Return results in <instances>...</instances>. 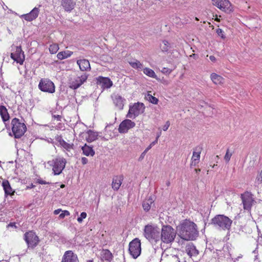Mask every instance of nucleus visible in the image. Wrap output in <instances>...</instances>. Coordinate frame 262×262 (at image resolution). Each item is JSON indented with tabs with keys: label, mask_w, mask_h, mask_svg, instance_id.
I'll list each match as a JSON object with an SVG mask.
<instances>
[{
	"label": "nucleus",
	"mask_w": 262,
	"mask_h": 262,
	"mask_svg": "<svg viewBox=\"0 0 262 262\" xmlns=\"http://www.w3.org/2000/svg\"><path fill=\"white\" fill-rule=\"evenodd\" d=\"M181 237L186 241H192L199 234L196 225L189 220H184L178 226Z\"/></svg>",
	"instance_id": "obj_1"
},
{
	"label": "nucleus",
	"mask_w": 262,
	"mask_h": 262,
	"mask_svg": "<svg viewBox=\"0 0 262 262\" xmlns=\"http://www.w3.org/2000/svg\"><path fill=\"white\" fill-rule=\"evenodd\" d=\"M232 220L224 214H217L211 220V224L216 229L223 231H229Z\"/></svg>",
	"instance_id": "obj_2"
},
{
	"label": "nucleus",
	"mask_w": 262,
	"mask_h": 262,
	"mask_svg": "<svg viewBox=\"0 0 262 262\" xmlns=\"http://www.w3.org/2000/svg\"><path fill=\"white\" fill-rule=\"evenodd\" d=\"M143 235L150 242L157 243L160 239V229L156 225L148 224L144 227Z\"/></svg>",
	"instance_id": "obj_3"
},
{
	"label": "nucleus",
	"mask_w": 262,
	"mask_h": 262,
	"mask_svg": "<svg viewBox=\"0 0 262 262\" xmlns=\"http://www.w3.org/2000/svg\"><path fill=\"white\" fill-rule=\"evenodd\" d=\"M176 236L174 229L169 225L162 227L160 230V239L164 243H170L173 241Z\"/></svg>",
	"instance_id": "obj_4"
},
{
	"label": "nucleus",
	"mask_w": 262,
	"mask_h": 262,
	"mask_svg": "<svg viewBox=\"0 0 262 262\" xmlns=\"http://www.w3.org/2000/svg\"><path fill=\"white\" fill-rule=\"evenodd\" d=\"M129 252L134 258H137L140 255L141 252L140 239L135 238L129 243Z\"/></svg>",
	"instance_id": "obj_5"
},
{
	"label": "nucleus",
	"mask_w": 262,
	"mask_h": 262,
	"mask_svg": "<svg viewBox=\"0 0 262 262\" xmlns=\"http://www.w3.org/2000/svg\"><path fill=\"white\" fill-rule=\"evenodd\" d=\"M24 239L29 247L34 248L38 244L40 240L36 233L33 231H29L24 234Z\"/></svg>",
	"instance_id": "obj_6"
},
{
	"label": "nucleus",
	"mask_w": 262,
	"mask_h": 262,
	"mask_svg": "<svg viewBox=\"0 0 262 262\" xmlns=\"http://www.w3.org/2000/svg\"><path fill=\"white\" fill-rule=\"evenodd\" d=\"M213 4L226 13H230L234 11V7L229 0H215Z\"/></svg>",
	"instance_id": "obj_7"
},
{
	"label": "nucleus",
	"mask_w": 262,
	"mask_h": 262,
	"mask_svg": "<svg viewBox=\"0 0 262 262\" xmlns=\"http://www.w3.org/2000/svg\"><path fill=\"white\" fill-rule=\"evenodd\" d=\"M144 104L142 103H135L133 106H130L128 112L126 115L127 118H135L144 111Z\"/></svg>",
	"instance_id": "obj_8"
},
{
	"label": "nucleus",
	"mask_w": 262,
	"mask_h": 262,
	"mask_svg": "<svg viewBox=\"0 0 262 262\" xmlns=\"http://www.w3.org/2000/svg\"><path fill=\"white\" fill-rule=\"evenodd\" d=\"M38 88L40 91L49 93H53L55 91L54 83L47 78H42L40 79Z\"/></svg>",
	"instance_id": "obj_9"
},
{
	"label": "nucleus",
	"mask_w": 262,
	"mask_h": 262,
	"mask_svg": "<svg viewBox=\"0 0 262 262\" xmlns=\"http://www.w3.org/2000/svg\"><path fill=\"white\" fill-rule=\"evenodd\" d=\"M67 161L63 158H56L54 160L52 170L54 175L60 174L65 167Z\"/></svg>",
	"instance_id": "obj_10"
},
{
	"label": "nucleus",
	"mask_w": 262,
	"mask_h": 262,
	"mask_svg": "<svg viewBox=\"0 0 262 262\" xmlns=\"http://www.w3.org/2000/svg\"><path fill=\"white\" fill-rule=\"evenodd\" d=\"M87 79L88 75L86 74L72 79L70 82V88L73 90H76L83 84L84 82L86 81Z\"/></svg>",
	"instance_id": "obj_11"
},
{
	"label": "nucleus",
	"mask_w": 262,
	"mask_h": 262,
	"mask_svg": "<svg viewBox=\"0 0 262 262\" xmlns=\"http://www.w3.org/2000/svg\"><path fill=\"white\" fill-rule=\"evenodd\" d=\"M136 123L129 119H125L119 125L118 132L121 134L126 133L128 130L134 128Z\"/></svg>",
	"instance_id": "obj_12"
},
{
	"label": "nucleus",
	"mask_w": 262,
	"mask_h": 262,
	"mask_svg": "<svg viewBox=\"0 0 262 262\" xmlns=\"http://www.w3.org/2000/svg\"><path fill=\"white\" fill-rule=\"evenodd\" d=\"M61 262H79L77 254L72 250H68L64 252Z\"/></svg>",
	"instance_id": "obj_13"
},
{
	"label": "nucleus",
	"mask_w": 262,
	"mask_h": 262,
	"mask_svg": "<svg viewBox=\"0 0 262 262\" xmlns=\"http://www.w3.org/2000/svg\"><path fill=\"white\" fill-rule=\"evenodd\" d=\"M96 83L103 89L110 88L113 85V82L109 78L102 76L96 78Z\"/></svg>",
	"instance_id": "obj_14"
},
{
	"label": "nucleus",
	"mask_w": 262,
	"mask_h": 262,
	"mask_svg": "<svg viewBox=\"0 0 262 262\" xmlns=\"http://www.w3.org/2000/svg\"><path fill=\"white\" fill-rule=\"evenodd\" d=\"M202 150V147L201 146H196L193 149L192 156L191 159V166H195L197 164L199 163Z\"/></svg>",
	"instance_id": "obj_15"
},
{
	"label": "nucleus",
	"mask_w": 262,
	"mask_h": 262,
	"mask_svg": "<svg viewBox=\"0 0 262 262\" xmlns=\"http://www.w3.org/2000/svg\"><path fill=\"white\" fill-rule=\"evenodd\" d=\"M39 13V8L35 7L29 13L22 15L21 17L28 21H31L38 17Z\"/></svg>",
	"instance_id": "obj_16"
},
{
	"label": "nucleus",
	"mask_w": 262,
	"mask_h": 262,
	"mask_svg": "<svg viewBox=\"0 0 262 262\" xmlns=\"http://www.w3.org/2000/svg\"><path fill=\"white\" fill-rule=\"evenodd\" d=\"M123 179L124 178L122 175L115 176L113 177L112 187L114 190H118L120 188Z\"/></svg>",
	"instance_id": "obj_17"
},
{
	"label": "nucleus",
	"mask_w": 262,
	"mask_h": 262,
	"mask_svg": "<svg viewBox=\"0 0 262 262\" xmlns=\"http://www.w3.org/2000/svg\"><path fill=\"white\" fill-rule=\"evenodd\" d=\"M210 77L212 82L215 85H222L225 82L224 78L216 73H211Z\"/></svg>",
	"instance_id": "obj_18"
},
{
	"label": "nucleus",
	"mask_w": 262,
	"mask_h": 262,
	"mask_svg": "<svg viewBox=\"0 0 262 262\" xmlns=\"http://www.w3.org/2000/svg\"><path fill=\"white\" fill-rule=\"evenodd\" d=\"M80 69L82 71H89L91 69V66L89 61L85 59H80L77 61Z\"/></svg>",
	"instance_id": "obj_19"
},
{
	"label": "nucleus",
	"mask_w": 262,
	"mask_h": 262,
	"mask_svg": "<svg viewBox=\"0 0 262 262\" xmlns=\"http://www.w3.org/2000/svg\"><path fill=\"white\" fill-rule=\"evenodd\" d=\"M75 5V3L73 0H62L61 1V6L66 11H71L74 9Z\"/></svg>",
	"instance_id": "obj_20"
},
{
	"label": "nucleus",
	"mask_w": 262,
	"mask_h": 262,
	"mask_svg": "<svg viewBox=\"0 0 262 262\" xmlns=\"http://www.w3.org/2000/svg\"><path fill=\"white\" fill-rule=\"evenodd\" d=\"M16 118H13L11 121V128L7 127V132L10 137L14 136V138H16Z\"/></svg>",
	"instance_id": "obj_21"
},
{
	"label": "nucleus",
	"mask_w": 262,
	"mask_h": 262,
	"mask_svg": "<svg viewBox=\"0 0 262 262\" xmlns=\"http://www.w3.org/2000/svg\"><path fill=\"white\" fill-rule=\"evenodd\" d=\"M113 102L115 105L118 107L119 109H122L124 104V99L123 98L118 95H114L113 97Z\"/></svg>",
	"instance_id": "obj_22"
},
{
	"label": "nucleus",
	"mask_w": 262,
	"mask_h": 262,
	"mask_svg": "<svg viewBox=\"0 0 262 262\" xmlns=\"http://www.w3.org/2000/svg\"><path fill=\"white\" fill-rule=\"evenodd\" d=\"M27 127L24 123H20L17 119V138L21 137L26 133Z\"/></svg>",
	"instance_id": "obj_23"
},
{
	"label": "nucleus",
	"mask_w": 262,
	"mask_h": 262,
	"mask_svg": "<svg viewBox=\"0 0 262 262\" xmlns=\"http://www.w3.org/2000/svg\"><path fill=\"white\" fill-rule=\"evenodd\" d=\"M58 142H59L60 145L64 148L66 150L68 151H70L72 149L74 148V144L73 143H69L64 141L61 138H60L58 140Z\"/></svg>",
	"instance_id": "obj_24"
},
{
	"label": "nucleus",
	"mask_w": 262,
	"mask_h": 262,
	"mask_svg": "<svg viewBox=\"0 0 262 262\" xmlns=\"http://www.w3.org/2000/svg\"><path fill=\"white\" fill-rule=\"evenodd\" d=\"M2 186L3 187L4 190H5L6 194L12 195L14 194V191L12 190L9 182L7 180L3 181L2 183Z\"/></svg>",
	"instance_id": "obj_25"
},
{
	"label": "nucleus",
	"mask_w": 262,
	"mask_h": 262,
	"mask_svg": "<svg viewBox=\"0 0 262 262\" xmlns=\"http://www.w3.org/2000/svg\"><path fill=\"white\" fill-rule=\"evenodd\" d=\"M82 150L83 154L86 156H94L95 155V151L93 150L92 147H90L85 144L82 147Z\"/></svg>",
	"instance_id": "obj_26"
},
{
	"label": "nucleus",
	"mask_w": 262,
	"mask_h": 262,
	"mask_svg": "<svg viewBox=\"0 0 262 262\" xmlns=\"http://www.w3.org/2000/svg\"><path fill=\"white\" fill-rule=\"evenodd\" d=\"M73 54L72 51L69 50L61 51L57 54V57L58 59L62 60L70 57Z\"/></svg>",
	"instance_id": "obj_27"
},
{
	"label": "nucleus",
	"mask_w": 262,
	"mask_h": 262,
	"mask_svg": "<svg viewBox=\"0 0 262 262\" xmlns=\"http://www.w3.org/2000/svg\"><path fill=\"white\" fill-rule=\"evenodd\" d=\"M0 115L4 122L9 120V115L7 108L4 106H0Z\"/></svg>",
	"instance_id": "obj_28"
},
{
	"label": "nucleus",
	"mask_w": 262,
	"mask_h": 262,
	"mask_svg": "<svg viewBox=\"0 0 262 262\" xmlns=\"http://www.w3.org/2000/svg\"><path fill=\"white\" fill-rule=\"evenodd\" d=\"M128 63L129 65L135 69L141 70L143 69V64L137 59L129 61Z\"/></svg>",
	"instance_id": "obj_29"
},
{
	"label": "nucleus",
	"mask_w": 262,
	"mask_h": 262,
	"mask_svg": "<svg viewBox=\"0 0 262 262\" xmlns=\"http://www.w3.org/2000/svg\"><path fill=\"white\" fill-rule=\"evenodd\" d=\"M102 256L104 259L108 262L111 261L113 257L112 253L107 249L103 250Z\"/></svg>",
	"instance_id": "obj_30"
},
{
	"label": "nucleus",
	"mask_w": 262,
	"mask_h": 262,
	"mask_svg": "<svg viewBox=\"0 0 262 262\" xmlns=\"http://www.w3.org/2000/svg\"><path fill=\"white\" fill-rule=\"evenodd\" d=\"M186 251L187 254L191 257L192 255L198 254L195 247L192 244H189L186 247Z\"/></svg>",
	"instance_id": "obj_31"
},
{
	"label": "nucleus",
	"mask_w": 262,
	"mask_h": 262,
	"mask_svg": "<svg viewBox=\"0 0 262 262\" xmlns=\"http://www.w3.org/2000/svg\"><path fill=\"white\" fill-rule=\"evenodd\" d=\"M88 136L86 137V140L89 142L94 141L97 138V134L91 130H89L86 133Z\"/></svg>",
	"instance_id": "obj_32"
},
{
	"label": "nucleus",
	"mask_w": 262,
	"mask_h": 262,
	"mask_svg": "<svg viewBox=\"0 0 262 262\" xmlns=\"http://www.w3.org/2000/svg\"><path fill=\"white\" fill-rule=\"evenodd\" d=\"M153 203L154 201L151 198L144 201L142 204L143 209L146 211H149L151 208V205Z\"/></svg>",
	"instance_id": "obj_33"
},
{
	"label": "nucleus",
	"mask_w": 262,
	"mask_h": 262,
	"mask_svg": "<svg viewBox=\"0 0 262 262\" xmlns=\"http://www.w3.org/2000/svg\"><path fill=\"white\" fill-rule=\"evenodd\" d=\"M143 71L144 74L147 75V76L156 78L157 79V77L156 74H155V72L151 69H149L148 68H145L143 69Z\"/></svg>",
	"instance_id": "obj_34"
},
{
	"label": "nucleus",
	"mask_w": 262,
	"mask_h": 262,
	"mask_svg": "<svg viewBox=\"0 0 262 262\" xmlns=\"http://www.w3.org/2000/svg\"><path fill=\"white\" fill-rule=\"evenodd\" d=\"M21 51V48L17 47V63L20 64H22L25 60V55Z\"/></svg>",
	"instance_id": "obj_35"
},
{
	"label": "nucleus",
	"mask_w": 262,
	"mask_h": 262,
	"mask_svg": "<svg viewBox=\"0 0 262 262\" xmlns=\"http://www.w3.org/2000/svg\"><path fill=\"white\" fill-rule=\"evenodd\" d=\"M59 48L57 43H53L50 45L49 48V52L51 54H54L57 52Z\"/></svg>",
	"instance_id": "obj_36"
},
{
	"label": "nucleus",
	"mask_w": 262,
	"mask_h": 262,
	"mask_svg": "<svg viewBox=\"0 0 262 262\" xmlns=\"http://www.w3.org/2000/svg\"><path fill=\"white\" fill-rule=\"evenodd\" d=\"M151 92H148L147 94L145 96L147 100H148L151 103L156 104L158 102V99L155 97L152 96Z\"/></svg>",
	"instance_id": "obj_37"
},
{
	"label": "nucleus",
	"mask_w": 262,
	"mask_h": 262,
	"mask_svg": "<svg viewBox=\"0 0 262 262\" xmlns=\"http://www.w3.org/2000/svg\"><path fill=\"white\" fill-rule=\"evenodd\" d=\"M11 53L10 56L11 58L14 60V61H16V46L14 45H13L11 47Z\"/></svg>",
	"instance_id": "obj_38"
},
{
	"label": "nucleus",
	"mask_w": 262,
	"mask_h": 262,
	"mask_svg": "<svg viewBox=\"0 0 262 262\" xmlns=\"http://www.w3.org/2000/svg\"><path fill=\"white\" fill-rule=\"evenodd\" d=\"M244 208L245 209H249L251 206V202L250 199L242 198Z\"/></svg>",
	"instance_id": "obj_39"
},
{
	"label": "nucleus",
	"mask_w": 262,
	"mask_h": 262,
	"mask_svg": "<svg viewBox=\"0 0 262 262\" xmlns=\"http://www.w3.org/2000/svg\"><path fill=\"white\" fill-rule=\"evenodd\" d=\"M161 50L163 52H167L169 49V42L164 40L163 41V44L161 46Z\"/></svg>",
	"instance_id": "obj_40"
},
{
	"label": "nucleus",
	"mask_w": 262,
	"mask_h": 262,
	"mask_svg": "<svg viewBox=\"0 0 262 262\" xmlns=\"http://www.w3.org/2000/svg\"><path fill=\"white\" fill-rule=\"evenodd\" d=\"M232 155V153L230 152L229 149H227L226 150V154L224 156V160L227 163H228L231 159Z\"/></svg>",
	"instance_id": "obj_41"
},
{
	"label": "nucleus",
	"mask_w": 262,
	"mask_h": 262,
	"mask_svg": "<svg viewBox=\"0 0 262 262\" xmlns=\"http://www.w3.org/2000/svg\"><path fill=\"white\" fill-rule=\"evenodd\" d=\"M87 214L85 212H82L80 214V216L78 217L77 221L78 223H81L82 222L83 219H84L86 217Z\"/></svg>",
	"instance_id": "obj_42"
},
{
	"label": "nucleus",
	"mask_w": 262,
	"mask_h": 262,
	"mask_svg": "<svg viewBox=\"0 0 262 262\" xmlns=\"http://www.w3.org/2000/svg\"><path fill=\"white\" fill-rule=\"evenodd\" d=\"M216 32L217 34L222 38V39H224L226 38L224 32L221 29L219 28L216 29Z\"/></svg>",
	"instance_id": "obj_43"
},
{
	"label": "nucleus",
	"mask_w": 262,
	"mask_h": 262,
	"mask_svg": "<svg viewBox=\"0 0 262 262\" xmlns=\"http://www.w3.org/2000/svg\"><path fill=\"white\" fill-rule=\"evenodd\" d=\"M61 211L62 213L59 216L60 219H63L66 216H69L70 214V212L68 210H61Z\"/></svg>",
	"instance_id": "obj_44"
},
{
	"label": "nucleus",
	"mask_w": 262,
	"mask_h": 262,
	"mask_svg": "<svg viewBox=\"0 0 262 262\" xmlns=\"http://www.w3.org/2000/svg\"><path fill=\"white\" fill-rule=\"evenodd\" d=\"M172 72V70H170L167 68H163L161 72L164 74H170Z\"/></svg>",
	"instance_id": "obj_45"
},
{
	"label": "nucleus",
	"mask_w": 262,
	"mask_h": 262,
	"mask_svg": "<svg viewBox=\"0 0 262 262\" xmlns=\"http://www.w3.org/2000/svg\"><path fill=\"white\" fill-rule=\"evenodd\" d=\"M36 183H38V184H50V182H47L43 180H42L41 179H38L37 180H36Z\"/></svg>",
	"instance_id": "obj_46"
},
{
	"label": "nucleus",
	"mask_w": 262,
	"mask_h": 262,
	"mask_svg": "<svg viewBox=\"0 0 262 262\" xmlns=\"http://www.w3.org/2000/svg\"><path fill=\"white\" fill-rule=\"evenodd\" d=\"M170 126V122L169 121H166L165 124L163 127V130L166 131L168 129Z\"/></svg>",
	"instance_id": "obj_47"
},
{
	"label": "nucleus",
	"mask_w": 262,
	"mask_h": 262,
	"mask_svg": "<svg viewBox=\"0 0 262 262\" xmlns=\"http://www.w3.org/2000/svg\"><path fill=\"white\" fill-rule=\"evenodd\" d=\"M256 180L259 183L262 182V170H261L259 174L257 177Z\"/></svg>",
	"instance_id": "obj_48"
},
{
	"label": "nucleus",
	"mask_w": 262,
	"mask_h": 262,
	"mask_svg": "<svg viewBox=\"0 0 262 262\" xmlns=\"http://www.w3.org/2000/svg\"><path fill=\"white\" fill-rule=\"evenodd\" d=\"M53 118L54 119V120H56L57 121H60L61 119V116L59 115H54L53 116Z\"/></svg>",
	"instance_id": "obj_49"
},
{
	"label": "nucleus",
	"mask_w": 262,
	"mask_h": 262,
	"mask_svg": "<svg viewBox=\"0 0 262 262\" xmlns=\"http://www.w3.org/2000/svg\"><path fill=\"white\" fill-rule=\"evenodd\" d=\"M88 162V160L85 157L81 158V163L83 165L86 164Z\"/></svg>",
	"instance_id": "obj_50"
},
{
	"label": "nucleus",
	"mask_w": 262,
	"mask_h": 262,
	"mask_svg": "<svg viewBox=\"0 0 262 262\" xmlns=\"http://www.w3.org/2000/svg\"><path fill=\"white\" fill-rule=\"evenodd\" d=\"M7 227L8 228L9 227H16V226H15V222H13V223H10V224H9L7 226Z\"/></svg>",
	"instance_id": "obj_51"
},
{
	"label": "nucleus",
	"mask_w": 262,
	"mask_h": 262,
	"mask_svg": "<svg viewBox=\"0 0 262 262\" xmlns=\"http://www.w3.org/2000/svg\"><path fill=\"white\" fill-rule=\"evenodd\" d=\"M146 152L145 151H143L142 154L140 155L139 158V160L140 161H141L142 159H143V158H144V156H145V155Z\"/></svg>",
	"instance_id": "obj_52"
},
{
	"label": "nucleus",
	"mask_w": 262,
	"mask_h": 262,
	"mask_svg": "<svg viewBox=\"0 0 262 262\" xmlns=\"http://www.w3.org/2000/svg\"><path fill=\"white\" fill-rule=\"evenodd\" d=\"M210 60L212 62H215L216 61V58L215 56L213 55H211L209 56Z\"/></svg>",
	"instance_id": "obj_53"
},
{
	"label": "nucleus",
	"mask_w": 262,
	"mask_h": 262,
	"mask_svg": "<svg viewBox=\"0 0 262 262\" xmlns=\"http://www.w3.org/2000/svg\"><path fill=\"white\" fill-rule=\"evenodd\" d=\"M61 211V209H58L55 210L54 211V214L55 215L58 214Z\"/></svg>",
	"instance_id": "obj_54"
},
{
	"label": "nucleus",
	"mask_w": 262,
	"mask_h": 262,
	"mask_svg": "<svg viewBox=\"0 0 262 262\" xmlns=\"http://www.w3.org/2000/svg\"><path fill=\"white\" fill-rule=\"evenodd\" d=\"M35 186L31 183L30 185L27 186L26 189H31L35 187Z\"/></svg>",
	"instance_id": "obj_55"
},
{
	"label": "nucleus",
	"mask_w": 262,
	"mask_h": 262,
	"mask_svg": "<svg viewBox=\"0 0 262 262\" xmlns=\"http://www.w3.org/2000/svg\"><path fill=\"white\" fill-rule=\"evenodd\" d=\"M152 146L150 144V145L145 149L144 151L147 152L152 147Z\"/></svg>",
	"instance_id": "obj_56"
},
{
	"label": "nucleus",
	"mask_w": 262,
	"mask_h": 262,
	"mask_svg": "<svg viewBox=\"0 0 262 262\" xmlns=\"http://www.w3.org/2000/svg\"><path fill=\"white\" fill-rule=\"evenodd\" d=\"M158 139H157V138L156 139V140L153 141L152 142H151L150 143V144L152 145V146H154L155 144L157 143H158Z\"/></svg>",
	"instance_id": "obj_57"
},
{
	"label": "nucleus",
	"mask_w": 262,
	"mask_h": 262,
	"mask_svg": "<svg viewBox=\"0 0 262 262\" xmlns=\"http://www.w3.org/2000/svg\"><path fill=\"white\" fill-rule=\"evenodd\" d=\"M161 132H160V133H159V134H158L157 135V137H156V138H157V139H159V137H160V136H161Z\"/></svg>",
	"instance_id": "obj_58"
},
{
	"label": "nucleus",
	"mask_w": 262,
	"mask_h": 262,
	"mask_svg": "<svg viewBox=\"0 0 262 262\" xmlns=\"http://www.w3.org/2000/svg\"><path fill=\"white\" fill-rule=\"evenodd\" d=\"M215 20L216 21H218V22L220 21V19L217 17L216 18H215Z\"/></svg>",
	"instance_id": "obj_59"
},
{
	"label": "nucleus",
	"mask_w": 262,
	"mask_h": 262,
	"mask_svg": "<svg viewBox=\"0 0 262 262\" xmlns=\"http://www.w3.org/2000/svg\"><path fill=\"white\" fill-rule=\"evenodd\" d=\"M195 170L196 172H198L201 171V169H195Z\"/></svg>",
	"instance_id": "obj_60"
},
{
	"label": "nucleus",
	"mask_w": 262,
	"mask_h": 262,
	"mask_svg": "<svg viewBox=\"0 0 262 262\" xmlns=\"http://www.w3.org/2000/svg\"><path fill=\"white\" fill-rule=\"evenodd\" d=\"M64 187H65V185H64V184H61V185H60V187H61V188H64Z\"/></svg>",
	"instance_id": "obj_61"
},
{
	"label": "nucleus",
	"mask_w": 262,
	"mask_h": 262,
	"mask_svg": "<svg viewBox=\"0 0 262 262\" xmlns=\"http://www.w3.org/2000/svg\"><path fill=\"white\" fill-rule=\"evenodd\" d=\"M196 55L195 54H193L191 55H190L191 57H195Z\"/></svg>",
	"instance_id": "obj_62"
},
{
	"label": "nucleus",
	"mask_w": 262,
	"mask_h": 262,
	"mask_svg": "<svg viewBox=\"0 0 262 262\" xmlns=\"http://www.w3.org/2000/svg\"><path fill=\"white\" fill-rule=\"evenodd\" d=\"M87 262H93L92 260H89L87 261Z\"/></svg>",
	"instance_id": "obj_63"
},
{
	"label": "nucleus",
	"mask_w": 262,
	"mask_h": 262,
	"mask_svg": "<svg viewBox=\"0 0 262 262\" xmlns=\"http://www.w3.org/2000/svg\"><path fill=\"white\" fill-rule=\"evenodd\" d=\"M167 186H169L170 185V182H168L167 183Z\"/></svg>",
	"instance_id": "obj_64"
}]
</instances>
